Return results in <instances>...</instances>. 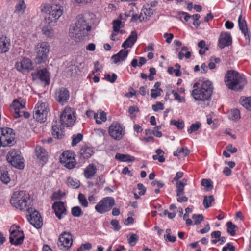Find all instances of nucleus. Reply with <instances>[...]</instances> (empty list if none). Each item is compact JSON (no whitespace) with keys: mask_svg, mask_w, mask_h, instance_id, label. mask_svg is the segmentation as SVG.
<instances>
[{"mask_svg":"<svg viewBox=\"0 0 251 251\" xmlns=\"http://www.w3.org/2000/svg\"><path fill=\"white\" fill-rule=\"evenodd\" d=\"M152 108L154 111H157L158 110H163L164 105L161 102H157L156 104L152 105Z\"/></svg>","mask_w":251,"mask_h":251,"instance_id":"obj_55","label":"nucleus"},{"mask_svg":"<svg viewBox=\"0 0 251 251\" xmlns=\"http://www.w3.org/2000/svg\"><path fill=\"white\" fill-rule=\"evenodd\" d=\"M45 16V19L48 24H52L54 25V23L56 22L57 19L53 16V14H50L49 12Z\"/></svg>","mask_w":251,"mask_h":251,"instance_id":"obj_40","label":"nucleus"},{"mask_svg":"<svg viewBox=\"0 0 251 251\" xmlns=\"http://www.w3.org/2000/svg\"><path fill=\"white\" fill-rule=\"evenodd\" d=\"M226 149L228 151L232 153H235L237 151V149L235 147H233L231 144L228 145L226 147Z\"/></svg>","mask_w":251,"mask_h":251,"instance_id":"obj_61","label":"nucleus"},{"mask_svg":"<svg viewBox=\"0 0 251 251\" xmlns=\"http://www.w3.org/2000/svg\"><path fill=\"white\" fill-rule=\"evenodd\" d=\"M7 160L14 167L22 169L24 167V159L19 151L12 150L7 155Z\"/></svg>","mask_w":251,"mask_h":251,"instance_id":"obj_5","label":"nucleus"},{"mask_svg":"<svg viewBox=\"0 0 251 251\" xmlns=\"http://www.w3.org/2000/svg\"><path fill=\"white\" fill-rule=\"evenodd\" d=\"M227 231L231 236H233L236 234V231L238 229V227L233 224L231 222L229 221L226 223Z\"/></svg>","mask_w":251,"mask_h":251,"instance_id":"obj_34","label":"nucleus"},{"mask_svg":"<svg viewBox=\"0 0 251 251\" xmlns=\"http://www.w3.org/2000/svg\"><path fill=\"white\" fill-rule=\"evenodd\" d=\"M164 37L165 38H167L166 40V42L168 43H170L171 42L172 39L174 37V35L172 33H166L164 34Z\"/></svg>","mask_w":251,"mask_h":251,"instance_id":"obj_62","label":"nucleus"},{"mask_svg":"<svg viewBox=\"0 0 251 251\" xmlns=\"http://www.w3.org/2000/svg\"><path fill=\"white\" fill-rule=\"evenodd\" d=\"M161 91H162L161 89H152L151 90V96L152 98H156L157 97L160 96Z\"/></svg>","mask_w":251,"mask_h":251,"instance_id":"obj_53","label":"nucleus"},{"mask_svg":"<svg viewBox=\"0 0 251 251\" xmlns=\"http://www.w3.org/2000/svg\"><path fill=\"white\" fill-rule=\"evenodd\" d=\"M52 135L58 139H61L64 135L63 126L57 121H54L52 126Z\"/></svg>","mask_w":251,"mask_h":251,"instance_id":"obj_19","label":"nucleus"},{"mask_svg":"<svg viewBox=\"0 0 251 251\" xmlns=\"http://www.w3.org/2000/svg\"><path fill=\"white\" fill-rule=\"evenodd\" d=\"M115 204V201L113 198L105 197L97 203L95 208L98 213L103 214L110 211Z\"/></svg>","mask_w":251,"mask_h":251,"instance_id":"obj_6","label":"nucleus"},{"mask_svg":"<svg viewBox=\"0 0 251 251\" xmlns=\"http://www.w3.org/2000/svg\"><path fill=\"white\" fill-rule=\"evenodd\" d=\"M49 50L48 43L43 42L38 44L37 46V55L35 59V62L37 64L45 62L47 60Z\"/></svg>","mask_w":251,"mask_h":251,"instance_id":"obj_7","label":"nucleus"},{"mask_svg":"<svg viewBox=\"0 0 251 251\" xmlns=\"http://www.w3.org/2000/svg\"><path fill=\"white\" fill-rule=\"evenodd\" d=\"M55 99L61 105L64 104L69 100V91L65 88H61L55 92Z\"/></svg>","mask_w":251,"mask_h":251,"instance_id":"obj_16","label":"nucleus"},{"mask_svg":"<svg viewBox=\"0 0 251 251\" xmlns=\"http://www.w3.org/2000/svg\"><path fill=\"white\" fill-rule=\"evenodd\" d=\"M128 53V50L125 49L121 50L117 54L112 56V59L113 60L114 63H117L121 61H124L127 57Z\"/></svg>","mask_w":251,"mask_h":251,"instance_id":"obj_27","label":"nucleus"},{"mask_svg":"<svg viewBox=\"0 0 251 251\" xmlns=\"http://www.w3.org/2000/svg\"><path fill=\"white\" fill-rule=\"evenodd\" d=\"M72 243L73 238L71 233L64 232L60 235L57 244L61 249L67 250L72 246Z\"/></svg>","mask_w":251,"mask_h":251,"instance_id":"obj_13","label":"nucleus"},{"mask_svg":"<svg viewBox=\"0 0 251 251\" xmlns=\"http://www.w3.org/2000/svg\"><path fill=\"white\" fill-rule=\"evenodd\" d=\"M201 126V124L199 122H196L195 124H193L188 129L187 131L189 133L191 134L193 132L197 131L200 127Z\"/></svg>","mask_w":251,"mask_h":251,"instance_id":"obj_47","label":"nucleus"},{"mask_svg":"<svg viewBox=\"0 0 251 251\" xmlns=\"http://www.w3.org/2000/svg\"><path fill=\"white\" fill-rule=\"evenodd\" d=\"M198 46L201 49H205V50H209L208 46H206L205 42L204 40L200 41L198 44Z\"/></svg>","mask_w":251,"mask_h":251,"instance_id":"obj_60","label":"nucleus"},{"mask_svg":"<svg viewBox=\"0 0 251 251\" xmlns=\"http://www.w3.org/2000/svg\"><path fill=\"white\" fill-rule=\"evenodd\" d=\"M232 43V38L229 33L222 32L219 39V46L223 49L229 46Z\"/></svg>","mask_w":251,"mask_h":251,"instance_id":"obj_21","label":"nucleus"},{"mask_svg":"<svg viewBox=\"0 0 251 251\" xmlns=\"http://www.w3.org/2000/svg\"><path fill=\"white\" fill-rule=\"evenodd\" d=\"M201 184L204 187L206 191H210L213 188L212 182L210 179H203L201 180Z\"/></svg>","mask_w":251,"mask_h":251,"instance_id":"obj_37","label":"nucleus"},{"mask_svg":"<svg viewBox=\"0 0 251 251\" xmlns=\"http://www.w3.org/2000/svg\"><path fill=\"white\" fill-rule=\"evenodd\" d=\"M192 218L194 220L195 225H199L201 221L204 220V217L202 214H194L193 215Z\"/></svg>","mask_w":251,"mask_h":251,"instance_id":"obj_48","label":"nucleus"},{"mask_svg":"<svg viewBox=\"0 0 251 251\" xmlns=\"http://www.w3.org/2000/svg\"><path fill=\"white\" fill-rule=\"evenodd\" d=\"M115 158L123 162L133 161L135 160V158L133 156L120 153H117L115 156Z\"/></svg>","mask_w":251,"mask_h":251,"instance_id":"obj_31","label":"nucleus"},{"mask_svg":"<svg viewBox=\"0 0 251 251\" xmlns=\"http://www.w3.org/2000/svg\"><path fill=\"white\" fill-rule=\"evenodd\" d=\"M240 103L242 106L249 110H251V97H241Z\"/></svg>","mask_w":251,"mask_h":251,"instance_id":"obj_33","label":"nucleus"},{"mask_svg":"<svg viewBox=\"0 0 251 251\" xmlns=\"http://www.w3.org/2000/svg\"><path fill=\"white\" fill-rule=\"evenodd\" d=\"M16 67L19 71L31 70L33 68L31 60L28 58H24L20 63H17Z\"/></svg>","mask_w":251,"mask_h":251,"instance_id":"obj_25","label":"nucleus"},{"mask_svg":"<svg viewBox=\"0 0 251 251\" xmlns=\"http://www.w3.org/2000/svg\"><path fill=\"white\" fill-rule=\"evenodd\" d=\"M137 39V33L136 31L131 32L130 35L123 43L122 47L123 48L131 47L134 44Z\"/></svg>","mask_w":251,"mask_h":251,"instance_id":"obj_26","label":"nucleus"},{"mask_svg":"<svg viewBox=\"0 0 251 251\" xmlns=\"http://www.w3.org/2000/svg\"><path fill=\"white\" fill-rule=\"evenodd\" d=\"M139 240L138 235L136 234L132 233L128 238V243L131 246H134Z\"/></svg>","mask_w":251,"mask_h":251,"instance_id":"obj_41","label":"nucleus"},{"mask_svg":"<svg viewBox=\"0 0 251 251\" xmlns=\"http://www.w3.org/2000/svg\"><path fill=\"white\" fill-rule=\"evenodd\" d=\"M172 93L173 94L175 99L178 100L179 102H184L185 99L181 98L179 94L174 90L172 91Z\"/></svg>","mask_w":251,"mask_h":251,"instance_id":"obj_56","label":"nucleus"},{"mask_svg":"<svg viewBox=\"0 0 251 251\" xmlns=\"http://www.w3.org/2000/svg\"><path fill=\"white\" fill-rule=\"evenodd\" d=\"M97 169L96 166L93 164L89 165L86 169L84 170V176L87 178H90L94 176L96 173Z\"/></svg>","mask_w":251,"mask_h":251,"instance_id":"obj_29","label":"nucleus"},{"mask_svg":"<svg viewBox=\"0 0 251 251\" xmlns=\"http://www.w3.org/2000/svg\"><path fill=\"white\" fill-rule=\"evenodd\" d=\"M24 238V234L22 231L13 230L11 232L9 240L11 244L18 245L23 243Z\"/></svg>","mask_w":251,"mask_h":251,"instance_id":"obj_17","label":"nucleus"},{"mask_svg":"<svg viewBox=\"0 0 251 251\" xmlns=\"http://www.w3.org/2000/svg\"><path fill=\"white\" fill-rule=\"evenodd\" d=\"M113 31L118 32L121 27H122V22L120 20H114L113 21Z\"/></svg>","mask_w":251,"mask_h":251,"instance_id":"obj_50","label":"nucleus"},{"mask_svg":"<svg viewBox=\"0 0 251 251\" xmlns=\"http://www.w3.org/2000/svg\"><path fill=\"white\" fill-rule=\"evenodd\" d=\"M0 179L4 183L7 184L10 181V178L8 176V172L4 171L0 176Z\"/></svg>","mask_w":251,"mask_h":251,"instance_id":"obj_49","label":"nucleus"},{"mask_svg":"<svg viewBox=\"0 0 251 251\" xmlns=\"http://www.w3.org/2000/svg\"><path fill=\"white\" fill-rule=\"evenodd\" d=\"M25 8V4L24 1H21L18 4H17L16 6V11H21L22 10H24Z\"/></svg>","mask_w":251,"mask_h":251,"instance_id":"obj_58","label":"nucleus"},{"mask_svg":"<svg viewBox=\"0 0 251 251\" xmlns=\"http://www.w3.org/2000/svg\"><path fill=\"white\" fill-rule=\"evenodd\" d=\"M36 156L40 163L43 165L48 160L47 153L44 148L37 146L35 148Z\"/></svg>","mask_w":251,"mask_h":251,"instance_id":"obj_22","label":"nucleus"},{"mask_svg":"<svg viewBox=\"0 0 251 251\" xmlns=\"http://www.w3.org/2000/svg\"><path fill=\"white\" fill-rule=\"evenodd\" d=\"M42 32L45 35L48 37H52L54 34L53 30L50 26L43 27L42 28Z\"/></svg>","mask_w":251,"mask_h":251,"instance_id":"obj_42","label":"nucleus"},{"mask_svg":"<svg viewBox=\"0 0 251 251\" xmlns=\"http://www.w3.org/2000/svg\"><path fill=\"white\" fill-rule=\"evenodd\" d=\"M94 118L97 124H101V122H105L106 120V114L104 111L100 110L97 113L94 114Z\"/></svg>","mask_w":251,"mask_h":251,"instance_id":"obj_30","label":"nucleus"},{"mask_svg":"<svg viewBox=\"0 0 251 251\" xmlns=\"http://www.w3.org/2000/svg\"><path fill=\"white\" fill-rule=\"evenodd\" d=\"M0 137L2 146H11L16 143L15 135L13 133L12 129L10 128H2L0 130Z\"/></svg>","mask_w":251,"mask_h":251,"instance_id":"obj_8","label":"nucleus"},{"mask_svg":"<svg viewBox=\"0 0 251 251\" xmlns=\"http://www.w3.org/2000/svg\"><path fill=\"white\" fill-rule=\"evenodd\" d=\"M10 46L9 39L4 35L0 36V52L3 53L7 52Z\"/></svg>","mask_w":251,"mask_h":251,"instance_id":"obj_24","label":"nucleus"},{"mask_svg":"<svg viewBox=\"0 0 251 251\" xmlns=\"http://www.w3.org/2000/svg\"><path fill=\"white\" fill-rule=\"evenodd\" d=\"M117 77V75L114 73L112 74L111 76L109 74L105 75V79L106 80L111 83H114L116 80Z\"/></svg>","mask_w":251,"mask_h":251,"instance_id":"obj_52","label":"nucleus"},{"mask_svg":"<svg viewBox=\"0 0 251 251\" xmlns=\"http://www.w3.org/2000/svg\"><path fill=\"white\" fill-rule=\"evenodd\" d=\"M111 224L114 227V229L116 231H118L120 229L121 226H119V222L118 220L114 219L112 220L111 222Z\"/></svg>","mask_w":251,"mask_h":251,"instance_id":"obj_57","label":"nucleus"},{"mask_svg":"<svg viewBox=\"0 0 251 251\" xmlns=\"http://www.w3.org/2000/svg\"><path fill=\"white\" fill-rule=\"evenodd\" d=\"M185 184L182 181H177L176 183V192L177 196H181L184 194Z\"/></svg>","mask_w":251,"mask_h":251,"instance_id":"obj_32","label":"nucleus"},{"mask_svg":"<svg viewBox=\"0 0 251 251\" xmlns=\"http://www.w3.org/2000/svg\"><path fill=\"white\" fill-rule=\"evenodd\" d=\"M52 207L58 219H61L66 215V209L63 202H55Z\"/></svg>","mask_w":251,"mask_h":251,"instance_id":"obj_18","label":"nucleus"},{"mask_svg":"<svg viewBox=\"0 0 251 251\" xmlns=\"http://www.w3.org/2000/svg\"><path fill=\"white\" fill-rule=\"evenodd\" d=\"M68 185L72 187L73 188H77L79 187L80 182L76 179L69 178L68 179Z\"/></svg>","mask_w":251,"mask_h":251,"instance_id":"obj_43","label":"nucleus"},{"mask_svg":"<svg viewBox=\"0 0 251 251\" xmlns=\"http://www.w3.org/2000/svg\"><path fill=\"white\" fill-rule=\"evenodd\" d=\"M71 213L74 217H79L83 214L81 209L79 206L73 207L71 209Z\"/></svg>","mask_w":251,"mask_h":251,"instance_id":"obj_39","label":"nucleus"},{"mask_svg":"<svg viewBox=\"0 0 251 251\" xmlns=\"http://www.w3.org/2000/svg\"><path fill=\"white\" fill-rule=\"evenodd\" d=\"M10 107L11 110L15 118H19L22 116H24L25 118L29 117L30 114L28 112L25 111V106L20 102L18 100H15Z\"/></svg>","mask_w":251,"mask_h":251,"instance_id":"obj_11","label":"nucleus"},{"mask_svg":"<svg viewBox=\"0 0 251 251\" xmlns=\"http://www.w3.org/2000/svg\"><path fill=\"white\" fill-rule=\"evenodd\" d=\"M90 30L91 26L87 25L84 18L78 17L76 22L70 26L69 35L72 38L77 42L87 36Z\"/></svg>","mask_w":251,"mask_h":251,"instance_id":"obj_1","label":"nucleus"},{"mask_svg":"<svg viewBox=\"0 0 251 251\" xmlns=\"http://www.w3.org/2000/svg\"><path fill=\"white\" fill-rule=\"evenodd\" d=\"M10 203L17 209L25 210L30 203L29 194L25 191H16L13 194Z\"/></svg>","mask_w":251,"mask_h":251,"instance_id":"obj_4","label":"nucleus"},{"mask_svg":"<svg viewBox=\"0 0 251 251\" xmlns=\"http://www.w3.org/2000/svg\"><path fill=\"white\" fill-rule=\"evenodd\" d=\"M193 88L192 95L195 100L200 101L208 100L213 90L212 83L209 80L205 81L201 84L196 83Z\"/></svg>","mask_w":251,"mask_h":251,"instance_id":"obj_2","label":"nucleus"},{"mask_svg":"<svg viewBox=\"0 0 251 251\" xmlns=\"http://www.w3.org/2000/svg\"><path fill=\"white\" fill-rule=\"evenodd\" d=\"M153 186H157L159 188H162L164 186V184L160 181H157L156 180L153 181L151 183Z\"/></svg>","mask_w":251,"mask_h":251,"instance_id":"obj_63","label":"nucleus"},{"mask_svg":"<svg viewBox=\"0 0 251 251\" xmlns=\"http://www.w3.org/2000/svg\"><path fill=\"white\" fill-rule=\"evenodd\" d=\"M78 199L79 203L84 207H87L88 206V201L84 194L80 193L78 195Z\"/></svg>","mask_w":251,"mask_h":251,"instance_id":"obj_44","label":"nucleus"},{"mask_svg":"<svg viewBox=\"0 0 251 251\" xmlns=\"http://www.w3.org/2000/svg\"><path fill=\"white\" fill-rule=\"evenodd\" d=\"M143 10L144 11L145 15L148 17H151L153 13L152 9L150 8L148 9L144 8Z\"/></svg>","mask_w":251,"mask_h":251,"instance_id":"obj_64","label":"nucleus"},{"mask_svg":"<svg viewBox=\"0 0 251 251\" xmlns=\"http://www.w3.org/2000/svg\"><path fill=\"white\" fill-rule=\"evenodd\" d=\"M74 112L70 107H66L62 112L60 116V121L62 126H71L75 122V117L73 115Z\"/></svg>","mask_w":251,"mask_h":251,"instance_id":"obj_10","label":"nucleus"},{"mask_svg":"<svg viewBox=\"0 0 251 251\" xmlns=\"http://www.w3.org/2000/svg\"><path fill=\"white\" fill-rule=\"evenodd\" d=\"M215 201V199L212 195H210L209 196H204L203 204L205 208L207 209L210 207L211 206V203L214 202Z\"/></svg>","mask_w":251,"mask_h":251,"instance_id":"obj_35","label":"nucleus"},{"mask_svg":"<svg viewBox=\"0 0 251 251\" xmlns=\"http://www.w3.org/2000/svg\"><path fill=\"white\" fill-rule=\"evenodd\" d=\"M31 75L34 78L35 76L38 77L41 81H45L46 85H48L50 82L49 74L47 69L44 68L38 70L37 72H32Z\"/></svg>","mask_w":251,"mask_h":251,"instance_id":"obj_20","label":"nucleus"},{"mask_svg":"<svg viewBox=\"0 0 251 251\" xmlns=\"http://www.w3.org/2000/svg\"><path fill=\"white\" fill-rule=\"evenodd\" d=\"M225 81L228 88L236 91L243 89L247 84L244 75L234 70L227 72L225 76Z\"/></svg>","mask_w":251,"mask_h":251,"instance_id":"obj_3","label":"nucleus"},{"mask_svg":"<svg viewBox=\"0 0 251 251\" xmlns=\"http://www.w3.org/2000/svg\"><path fill=\"white\" fill-rule=\"evenodd\" d=\"M74 158L69 160V161H67L66 162H61L62 164H64V166L69 169H72L75 167V162Z\"/></svg>","mask_w":251,"mask_h":251,"instance_id":"obj_54","label":"nucleus"},{"mask_svg":"<svg viewBox=\"0 0 251 251\" xmlns=\"http://www.w3.org/2000/svg\"><path fill=\"white\" fill-rule=\"evenodd\" d=\"M42 12L50 14H53V16L57 20L61 16L63 12L62 7L59 5H46L41 9Z\"/></svg>","mask_w":251,"mask_h":251,"instance_id":"obj_14","label":"nucleus"},{"mask_svg":"<svg viewBox=\"0 0 251 251\" xmlns=\"http://www.w3.org/2000/svg\"><path fill=\"white\" fill-rule=\"evenodd\" d=\"M230 119L232 120H236L240 118V111L237 109H232L230 112L229 115Z\"/></svg>","mask_w":251,"mask_h":251,"instance_id":"obj_38","label":"nucleus"},{"mask_svg":"<svg viewBox=\"0 0 251 251\" xmlns=\"http://www.w3.org/2000/svg\"><path fill=\"white\" fill-rule=\"evenodd\" d=\"M28 211L30 213V218L28 219L30 223L37 228H40L42 226V220L39 212L32 209H28Z\"/></svg>","mask_w":251,"mask_h":251,"instance_id":"obj_15","label":"nucleus"},{"mask_svg":"<svg viewBox=\"0 0 251 251\" xmlns=\"http://www.w3.org/2000/svg\"><path fill=\"white\" fill-rule=\"evenodd\" d=\"M109 135L114 139L120 140L125 134L124 129L117 122L113 123L109 127Z\"/></svg>","mask_w":251,"mask_h":251,"instance_id":"obj_12","label":"nucleus"},{"mask_svg":"<svg viewBox=\"0 0 251 251\" xmlns=\"http://www.w3.org/2000/svg\"><path fill=\"white\" fill-rule=\"evenodd\" d=\"M137 188L140 190V191L139 192V194L140 195H144V194L146 191V189L144 187V186L142 183H138L137 185Z\"/></svg>","mask_w":251,"mask_h":251,"instance_id":"obj_59","label":"nucleus"},{"mask_svg":"<svg viewBox=\"0 0 251 251\" xmlns=\"http://www.w3.org/2000/svg\"><path fill=\"white\" fill-rule=\"evenodd\" d=\"M238 22L240 30L244 34L245 38L249 41L250 34L247 27V24L246 20L244 19H242V15L239 16Z\"/></svg>","mask_w":251,"mask_h":251,"instance_id":"obj_23","label":"nucleus"},{"mask_svg":"<svg viewBox=\"0 0 251 251\" xmlns=\"http://www.w3.org/2000/svg\"><path fill=\"white\" fill-rule=\"evenodd\" d=\"M74 158L72 153L68 151H64L60 157V162H66L67 161Z\"/></svg>","mask_w":251,"mask_h":251,"instance_id":"obj_36","label":"nucleus"},{"mask_svg":"<svg viewBox=\"0 0 251 251\" xmlns=\"http://www.w3.org/2000/svg\"><path fill=\"white\" fill-rule=\"evenodd\" d=\"M93 151L92 150L87 146H83L79 151V154L80 158L82 159H88L92 155Z\"/></svg>","mask_w":251,"mask_h":251,"instance_id":"obj_28","label":"nucleus"},{"mask_svg":"<svg viewBox=\"0 0 251 251\" xmlns=\"http://www.w3.org/2000/svg\"><path fill=\"white\" fill-rule=\"evenodd\" d=\"M72 138V145L75 146L82 140L83 135L81 133H78L76 135H73Z\"/></svg>","mask_w":251,"mask_h":251,"instance_id":"obj_45","label":"nucleus"},{"mask_svg":"<svg viewBox=\"0 0 251 251\" xmlns=\"http://www.w3.org/2000/svg\"><path fill=\"white\" fill-rule=\"evenodd\" d=\"M181 153H184V156H187L189 154L190 151L186 148H181L180 149H177V151L174 152V155L175 156H177Z\"/></svg>","mask_w":251,"mask_h":251,"instance_id":"obj_46","label":"nucleus"},{"mask_svg":"<svg viewBox=\"0 0 251 251\" xmlns=\"http://www.w3.org/2000/svg\"><path fill=\"white\" fill-rule=\"evenodd\" d=\"M48 104L46 102H38L33 112V117L40 123L44 122L46 119L48 114Z\"/></svg>","mask_w":251,"mask_h":251,"instance_id":"obj_9","label":"nucleus"},{"mask_svg":"<svg viewBox=\"0 0 251 251\" xmlns=\"http://www.w3.org/2000/svg\"><path fill=\"white\" fill-rule=\"evenodd\" d=\"M171 124L177 127V128L179 129H182L184 128V123L183 121L179 122L176 120H171Z\"/></svg>","mask_w":251,"mask_h":251,"instance_id":"obj_51","label":"nucleus"}]
</instances>
